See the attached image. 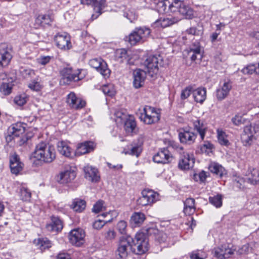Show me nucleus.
I'll list each match as a JSON object with an SVG mask.
<instances>
[{
    "instance_id": "obj_1",
    "label": "nucleus",
    "mask_w": 259,
    "mask_h": 259,
    "mask_svg": "<svg viewBox=\"0 0 259 259\" xmlns=\"http://www.w3.org/2000/svg\"><path fill=\"white\" fill-rule=\"evenodd\" d=\"M146 235L154 237L155 239L159 242L164 241L165 238V234L156 228L154 225L146 226L143 229V232L137 233L135 236L137 250L136 251L135 249V251L137 254H144L148 249V242Z\"/></svg>"
},
{
    "instance_id": "obj_2",
    "label": "nucleus",
    "mask_w": 259,
    "mask_h": 259,
    "mask_svg": "<svg viewBox=\"0 0 259 259\" xmlns=\"http://www.w3.org/2000/svg\"><path fill=\"white\" fill-rule=\"evenodd\" d=\"M32 156L41 162L50 163L56 159V150L53 146L41 142L36 145Z\"/></svg>"
},
{
    "instance_id": "obj_3",
    "label": "nucleus",
    "mask_w": 259,
    "mask_h": 259,
    "mask_svg": "<svg viewBox=\"0 0 259 259\" xmlns=\"http://www.w3.org/2000/svg\"><path fill=\"white\" fill-rule=\"evenodd\" d=\"M136 241L133 239L130 236L127 235L126 236H122L120 238L119 240L118 247L116 251V254L118 258L121 259H125L128 254L127 249L129 247H131L135 251L137 250V246L135 245Z\"/></svg>"
},
{
    "instance_id": "obj_4",
    "label": "nucleus",
    "mask_w": 259,
    "mask_h": 259,
    "mask_svg": "<svg viewBox=\"0 0 259 259\" xmlns=\"http://www.w3.org/2000/svg\"><path fill=\"white\" fill-rule=\"evenodd\" d=\"M85 73L86 71L83 69H78L76 72H73L70 68H63L61 71V82L64 84H69L72 81H77L85 77Z\"/></svg>"
},
{
    "instance_id": "obj_5",
    "label": "nucleus",
    "mask_w": 259,
    "mask_h": 259,
    "mask_svg": "<svg viewBox=\"0 0 259 259\" xmlns=\"http://www.w3.org/2000/svg\"><path fill=\"white\" fill-rule=\"evenodd\" d=\"M150 30L146 27L136 28L128 36V41L132 45L144 42L149 36Z\"/></svg>"
},
{
    "instance_id": "obj_6",
    "label": "nucleus",
    "mask_w": 259,
    "mask_h": 259,
    "mask_svg": "<svg viewBox=\"0 0 259 259\" xmlns=\"http://www.w3.org/2000/svg\"><path fill=\"white\" fill-rule=\"evenodd\" d=\"M159 194L152 190L145 189L141 193V196L137 201V204L141 206L151 205L158 200Z\"/></svg>"
},
{
    "instance_id": "obj_7",
    "label": "nucleus",
    "mask_w": 259,
    "mask_h": 259,
    "mask_svg": "<svg viewBox=\"0 0 259 259\" xmlns=\"http://www.w3.org/2000/svg\"><path fill=\"white\" fill-rule=\"evenodd\" d=\"M259 131V128L252 125L245 126L241 134V140L245 146H249L255 139L254 135Z\"/></svg>"
},
{
    "instance_id": "obj_8",
    "label": "nucleus",
    "mask_w": 259,
    "mask_h": 259,
    "mask_svg": "<svg viewBox=\"0 0 259 259\" xmlns=\"http://www.w3.org/2000/svg\"><path fill=\"white\" fill-rule=\"evenodd\" d=\"M90 66L95 69L105 77H108L110 74V70L108 68L106 62L101 58H94L90 60Z\"/></svg>"
},
{
    "instance_id": "obj_9",
    "label": "nucleus",
    "mask_w": 259,
    "mask_h": 259,
    "mask_svg": "<svg viewBox=\"0 0 259 259\" xmlns=\"http://www.w3.org/2000/svg\"><path fill=\"white\" fill-rule=\"evenodd\" d=\"M12 49L9 45L0 44V68L7 66L12 58Z\"/></svg>"
},
{
    "instance_id": "obj_10",
    "label": "nucleus",
    "mask_w": 259,
    "mask_h": 259,
    "mask_svg": "<svg viewBox=\"0 0 259 259\" xmlns=\"http://www.w3.org/2000/svg\"><path fill=\"white\" fill-rule=\"evenodd\" d=\"M54 41L61 50H68L72 47L70 36L66 32L58 33L54 37Z\"/></svg>"
},
{
    "instance_id": "obj_11",
    "label": "nucleus",
    "mask_w": 259,
    "mask_h": 259,
    "mask_svg": "<svg viewBox=\"0 0 259 259\" xmlns=\"http://www.w3.org/2000/svg\"><path fill=\"white\" fill-rule=\"evenodd\" d=\"M162 60L160 56H150L144 62V65L147 69V71L150 73H157L158 69V65L162 66Z\"/></svg>"
},
{
    "instance_id": "obj_12",
    "label": "nucleus",
    "mask_w": 259,
    "mask_h": 259,
    "mask_svg": "<svg viewBox=\"0 0 259 259\" xmlns=\"http://www.w3.org/2000/svg\"><path fill=\"white\" fill-rule=\"evenodd\" d=\"M85 233L83 230L77 228L72 230L69 234L70 243L76 246H80L84 242Z\"/></svg>"
},
{
    "instance_id": "obj_13",
    "label": "nucleus",
    "mask_w": 259,
    "mask_h": 259,
    "mask_svg": "<svg viewBox=\"0 0 259 259\" xmlns=\"http://www.w3.org/2000/svg\"><path fill=\"white\" fill-rule=\"evenodd\" d=\"M172 159V155L167 148L161 149L153 157L155 162L162 164L168 163Z\"/></svg>"
},
{
    "instance_id": "obj_14",
    "label": "nucleus",
    "mask_w": 259,
    "mask_h": 259,
    "mask_svg": "<svg viewBox=\"0 0 259 259\" xmlns=\"http://www.w3.org/2000/svg\"><path fill=\"white\" fill-rule=\"evenodd\" d=\"M67 103L70 108L76 110L83 108L86 104V102L84 100L77 97L73 92H71L68 95Z\"/></svg>"
},
{
    "instance_id": "obj_15",
    "label": "nucleus",
    "mask_w": 259,
    "mask_h": 259,
    "mask_svg": "<svg viewBox=\"0 0 259 259\" xmlns=\"http://www.w3.org/2000/svg\"><path fill=\"white\" fill-rule=\"evenodd\" d=\"M75 177V171L71 167H68L60 173L57 181L61 184H66L73 181Z\"/></svg>"
},
{
    "instance_id": "obj_16",
    "label": "nucleus",
    "mask_w": 259,
    "mask_h": 259,
    "mask_svg": "<svg viewBox=\"0 0 259 259\" xmlns=\"http://www.w3.org/2000/svg\"><path fill=\"white\" fill-rule=\"evenodd\" d=\"M234 249L230 248L228 245H222L220 247L214 249V256L219 259L228 258L234 253Z\"/></svg>"
},
{
    "instance_id": "obj_17",
    "label": "nucleus",
    "mask_w": 259,
    "mask_h": 259,
    "mask_svg": "<svg viewBox=\"0 0 259 259\" xmlns=\"http://www.w3.org/2000/svg\"><path fill=\"white\" fill-rule=\"evenodd\" d=\"M23 166L17 154L14 153L10 156V166L13 174L18 175L23 169Z\"/></svg>"
},
{
    "instance_id": "obj_18",
    "label": "nucleus",
    "mask_w": 259,
    "mask_h": 259,
    "mask_svg": "<svg viewBox=\"0 0 259 259\" xmlns=\"http://www.w3.org/2000/svg\"><path fill=\"white\" fill-rule=\"evenodd\" d=\"M133 85L135 88L138 89L142 87L146 78V72L145 71L138 69L134 71Z\"/></svg>"
},
{
    "instance_id": "obj_19",
    "label": "nucleus",
    "mask_w": 259,
    "mask_h": 259,
    "mask_svg": "<svg viewBox=\"0 0 259 259\" xmlns=\"http://www.w3.org/2000/svg\"><path fill=\"white\" fill-rule=\"evenodd\" d=\"M197 135L192 132L186 129L179 134V137L182 143L191 145L194 143Z\"/></svg>"
},
{
    "instance_id": "obj_20",
    "label": "nucleus",
    "mask_w": 259,
    "mask_h": 259,
    "mask_svg": "<svg viewBox=\"0 0 259 259\" xmlns=\"http://www.w3.org/2000/svg\"><path fill=\"white\" fill-rule=\"evenodd\" d=\"M85 178L92 182H97L99 180L98 170L93 166L87 165L83 168Z\"/></svg>"
},
{
    "instance_id": "obj_21",
    "label": "nucleus",
    "mask_w": 259,
    "mask_h": 259,
    "mask_svg": "<svg viewBox=\"0 0 259 259\" xmlns=\"http://www.w3.org/2000/svg\"><path fill=\"white\" fill-rule=\"evenodd\" d=\"M46 229L51 232H58L63 228L62 221L57 217H53L50 223L46 225Z\"/></svg>"
},
{
    "instance_id": "obj_22",
    "label": "nucleus",
    "mask_w": 259,
    "mask_h": 259,
    "mask_svg": "<svg viewBox=\"0 0 259 259\" xmlns=\"http://www.w3.org/2000/svg\"><path fill=\"white\" fill-rule=\"evenodd\" d=\"M194 163V158L193 156L187 154L181 156L179 163V167L182 169H188L193 167Z\"/></svg>"
},
{
    "instance_id": "obj_23",
    "label": "nucleus",
    "mask_w": 259,
    "mask_h": 259,
    "mask_svg": "<svg viewBox=\"0 0 259 259\" xmlns=\"http://www.w3.org/2000/svg\"><path fill=\"white\" fill-rule=\"evenodd\" d=\"M231 88L232 85L230 82H224L222 87L217 90V99L220 101L224 100L228 95Z\"/></svg>"
},
{
    "instance_id": "obj_24",
    "label": "nucleus",
    "mask_w": 259,
    "mask_h": 259,
    "mask_svg": "<svg viewBox=\"0 0 259 259\" xmlns=\"http://www.w3.org/2000/svg\"><path fill=\"white\" fill-rule=\"evenodd\" d=\"M95 144L92 141H85L78 145L77 153L80 155L85 154L93 151L95 148Z\"/></svg>"
},
{
    "instance_id": "obj_25",
    "label": "nucleus",
    "mask_w": 259,
    "mask_h": 259,
    "mask_svg": "<svg viewBox=\"0 0 259 259\" xmlns=\"http://www.w3.org/2000/svg\"><path fill=\"white\" fill-rule=\"evenodd\" d=\"M82 3L94 6V10L98 13L96 18L102 13V10L105 7V0H81Z\"/></svg>"
},
{
    "instance_id": "obj_26",
    "label": "nucleus",
    "mask_w": 259,
    "mask_h": 259,
    "mask_svg": "<svg viewBox=\"0 0 259 259\" xmlns=\"http://www.w3.org/2000/svg\"><path fill=\"white\" fill-rule=\"evenodd\" d=\"M24 132L25 127L20 122L12 125L9 128V134L10 137H19Z\"/></svg>"
},
{
    "instance_id": "obj_27",
    "label": "nucleus",
    "mask_w": 259,
    "mask_h": 259,
    "mask_svg": "<svg viewBox=\"0 0 259 259\" xmlns=\"http://www.w3.org/2000/svg\"><path fill=\"white\" fill-rule=\"evenodd\" d=\"M57 148L59 152L62 155L67 157L72 156L73 150L65 142H59L57 144Z\"/></svg>"
},
{
    "instance_id": "obj_28",
    "label": "nucleus",
    "mask_w": 259,
    "mask_h": 259,
    "mask_svg": "<svg viewBox=\"0 0 259 259\" xmlns=\"http://www.w3.org/2000/svg\"><path fill=\"white\" fill-rule=\"evenodd\" d=\"M188 55L192 61L197 59L201 60L202 58V55L201 53L200 46L194 45L191 47L188 51Z\"/></svg>"
},
{
    "instance_id": "obj_29",
    "label": "nucleus",
    "mask_w": 259,
    "mask_h": 259,
    "mask_svg": "<svg viewBox=\"0 0 259 259\" xmlns=\"http://www.w3.org/2000/svg\"><path fill=\"white\" fill-rule=\"evenodd\" d=\"M193 95L196 102L202 103L206 98V91L204 88H199L193 90Z\"/></svg>"
},
{
    "instance_id": "obj_30",
    "label": "nucleus",
    "mask_w": 259,
    "mask_h": 259,
    "mask_svg": "<svg viewBox=\"0 0 259 259\" xmlns=\"http://www.w3.org/2000/svg\"><path fill=\"white\" fill-rule=\"evenodd\" d=\"M33 242L41 251L51 247L52 245L51 242L47 238L35 239L34 240Z\"/></svg>"
},
{
    "instance_id": "obj_31",
    "label": "nucleus",
    "mask_w": 259,
    "mask_h": 259,
    "mask_svg": "<svg viewBox=\"0 0 259 259\" xmlns=\"http://www.w3.org/2000/svg\"><path fill=\"white\" fill-rule=\"evenodd\" d=\"M142 144L143 142L139 140L138 143H133L131 144V148L128 151L125 152V153L138 157L142 151Z\"/></svg>"
},
{
    "instance_id": "obj_32",
    "label": "nucleus",
    "mask_w": 259,
    "mask_h": 259,
    "mask_svg": "<svg viewBox=\"0 0 259 259\" xmlns=\"http://www.w3.org/2000/svg\"><path fill=\"white\" fill-rule=\"evenodd\" d=\"M175 22V20L172 18H160L153 24V26L154 27L165 28L174 24Z\"/></svg>"
},
{
    "instance_id": "obj_33",
    "label": "nucleus",
    "mask_w": 259,
    "mask_h": 259,
    "mask_svg": "<svg viewBox=\"0 0 259 259\" xmlns=\"http://www.w3.org/2000/svg\"><path fill=\"white\" fill-rule=\"evenodd\" d=\"M179 13L181 14L185 18L191 19L194 17V11L189 6L187 5L184 2L182 5Z\"/></svg>"
},
{
    "instance_id": "obj_34",
    "label": "nucleus",
    "mask_w": 259,
    "mask_h": 259,
    "mask_svg": "<svg viewBox=\"0 0 259 259\" xmlns=\"http://www.w3.org/2000/svg\"><path fill=\"white\" fill-rule=\"evenodd\" d=\"M51 22V19L49 15H39L35 19L34 25L36 28L40 26L45 27Z\"/></svg>"
},
{
    "instance_id": "obj_35",
    "label": "nucleus",
    "mask_w": 259,
    "mask_h": 259,
    "mask_svg": "<svg viewBox=\"0 0 259 259\" xmlns=\"http://www.w3.org/2000/svg\"><path fill=\"white\" fill-rule=\"evenodd\" d=\"M183 3L180 0H168V13L179 12Z\"/></svg>"
},
{
    "instance_id": "obj_36",
    "label": "nucleus",
    "mask_w": 259,
    "mask_h": 259,
    "mask_svg": "<svg viewBox=\"0 0 259 259\" xmlns=\"http://www.w3.org/2000/svg\"><path fill=\"white\" fill-rule=\"evenodd\" d=\"M145 219V215L143 213L135 212L131 216V222L136 226H139L144 222Z\"/></svg>"
},
{
    "instance_id": "obj_37",
    "label": "nucleus",
    "mask_w": 259,
    "mask_h": 259,
    "mask_svg": "<svg viewBox=\"0 0 259 259\" xmlns=\"http://www.w3.org/2000/svg\"><path fill=\"white\" fill-rule=\"evenodd\" d=\"M248 183L252 185H256L259 183V171L253 168L250 170L246 178Z\"/></svg>"
},
{
    "instance_id": "obj_38",
    "label": "nucleus",
    "mask_w": 259,
    "mask_h": 259,
    "mask_svg": "<svg viewBox=\"0 0 259 259\" xmlns=\"http://www.w3.org/2000/svg\"><path fill=\"white\" fill-rule=\"evenodd\" d=\"M140 118L143 121L145 124H151L158 122L160 118L158 116H155L154 115H149L143 113H141Z\"/></svg>"
},
{
    "instance_id": "obj_39",
    "label": "nucleus",
    "mask_w": 259,
    "mask_h": 259,
    "mask_svg": "<svg viewBox=\"0 0 259 259\" xmlns=\"http://www.w3.org/2000/svg\"><path fill=\"white\" fill-rule=\"evenodd\" d=\"M136 127V122L133 117H129L124 122V130L127 133L134 132Z\"/></svg>"
},
{
    "instance_id": "obj_40",
    "label": "nucleus",
    "mask_w": 259,
    "mask_h": 259,
    "mask_svg": "<svg viewBox=\"0 0 259 259\" xmlns=\"http://www.w3.org/2000/svg\"><path fill=\"white\" fill-rule=\"evenodd\" d=\"M194 129L199 134L202 140H203L206 133V127L199 120H195L193 122Z\"/></svg>"
},
{
    "instance_id": "obj_41",
    "label": "nucleus",
    "mask_w": 259,
    "mask_h": 259,
    "mask_svg": "<svg viewBox=\"0 0 259 259\" xmlns=\"http://www.w3.org/2000/svg\"><path fill=\"white\" fill-rule=\"evenodd\" d=\"M86 206V203L85 201L81 199L75 200L72 204V209L78 212H81L84 210Z\"/></svg>"
},
{
    "instance_id": "obj_42",
    "label": "nucleus",
    "mask_w": 259,
    "mask_h": 259,
    "mask_svg": "<svg viewBox=\"0 0 259 259\" xmlns=\"http://www.w3.org/2000/svg\"><path fill=\"white\" fill-rule=\"evenodd\" d=\"M168 0L158 1L155 6V9L159 13H168Z\"/></svg>"
},
{
    "instance_id": "obj_43",
    "label": "nucleus",
    "mask_w": 259,
    "mask_h": 259,
    "mask_svg": "<svg viewBox=\"0 0 259 259\" xmlns=\"http://www.w3.org/2000/svg\"><path fill=\"white\" fill-rule=\"evenodd\" d=\"M116 59L120 62H128L129 60L127 51L125 49H119L115 52Z\"/></svg>"
},
{
    "instance_id": "obj_44",
    "label": "nucleus",
    "mask_w": 259,
    "mask_h": 259,
    "mask_svg": "<svg viewBox=\"0 0 259 259\" xmlns=\"http://www.w3.org/2000/svg\"><path fill=\"white\" fill-rule=\"evenodd\" d=\"M242 72L245 74H252L253 73L259 74V63L256 65H249L244 68Z\"/></svg>"
},
{
    "instance_id": "obj_45",
    "label": "nucleus",
    "mask_w": 259,
    "mask_h": 259,
    "mask_svg": "<svg viewBox=\"0 0 259 259\" xmlns=\"http://www.w3.org/2000/svg\"><path fill=\"white\" fill-rule=\"evenodd\" d=\"M210 171L217 176L221 177L224 172V168L217 163H212L209 166Z\"/></svg>"
},
{
    "instance_id": "obj_46",
    "label": "nucleus",
    "mask_w": 259,
    "mask_h": 259,
    "mask_svg": "<svg viewBox=\"0 0 259 259\" xmlns=\"http://www.w3.org/2000/svg\"><path fill=\"white\" fill-rule=\"evenodd\" d=\"M217 136L219 143L222 145L228 146L229 142L227 139V135L221 130H217Z\"/></svg>"
},
{
    "instance_id": "obj_47",
    "label": "nucleus",
    "mask_w": 259,
    "mask_h": 259,
    "mask_svg": "<svg viewBox=\"0 0 259 259\" xmlns=\"http://www.w3.org/2000/svg\"><path fill=\"white\" fill-rule=\"evenodd\" d=\"M13 84L10 82H3L0 86V92L5 96L10 95L12 92Z\"/></svg>"
},
{
    "instance_id": "obj_48",
    "label": "nucleus",
    "mask_w": 259,
    "mask_h": 259,
    "mask_svg": "<svg viewBox=\"0 0 259 259\" xmlns=\"http://www.w3.org/2000/svg\"><path fill=\"white\" fill-rule=\"evenodd\" d=\"M20 195L22 200L28 201L31 198V193L28 188L22 187L20 189Z\"/></svg>"
},
{
    "instance_id": "obj_49",
    "label": "nucleus",
    "mask_w": 259,
    "mask_h": 259,
    "mask_svg": "<svg viewBox=\"0 0 259 259\" xmlns=\"http://www.w3.org/2000/svg\"><path fill=\"white\" fill-rule=\"evenodd\" d=\"M104 239L105 241H112L116 236V233L113 230L109 229L106 231H104L102 233Z\"/></svg>"
},
{
    "instance_id": "obj_50",
    "label": "nucleus",
    "mask_w": 259,
    "mask_h": 259,
    "mask_svg": "<svg viewBox=\"0 0 259 259\" xmlns=\"http://www.w3.org/2000/svg\"><path fill=\"white\" fill-rule=\"evenodd\" d=\"M209 201L216 207H220L222 205V198L220 195H217L213 197H209Z\"/></svg>"
},
{
    "instance_id": "obj_51",
    "label": "nucleus",
    "mask_w": 259,
    "mask_h": 259,
    "mask_svg": "<svg viewBox=\"0 0 259 259\" xmlns=\"http://www.w3.org/2000/svg\"><path fill=\"white\" fill-rule=\"evenodd\" d=\"M191 259H206V253L202 250H196L193 251L190 254Z\"/></svg>"
},
{
    "instance_id": "obj_52",
    "label": "nucleus",
    "mask_w": 259,
    "mask_h": 259,
    "mask_svg": "<svg viewBox=\"0 0 259 259\" xmlns=\"http://www.w3.org/2000/svg\"><path fill=\"white\" fill-rule=\"evenodd\" d=\"M102 91L105 95L110 97H112L115 94V91L111 84L103 85Z\"/></svg>"
},
{
    "instance_id": "obj_53",
    "label": "nucleus",
    "mask_w": 259,
    "mask_h": 259,
    "mask_svg": "<svg viewBox=\"0 0 259 259\" xmlns=\"http://www.w3.org/2000/svg\"><path fill=\"white\" fill-rule=\"evenodd\" d=\"M53 59V56L41 55L37 58L36 62L38 64L44 66L48 64Z\"/></svg>"
},
{
    "instance_id": "obj_54",
    "label": "nucleus",
    "mask_w": 259,
    "mask_h": 259,
    "mask_svg": "<svg viewBox=\"0 0 259 259\" xmlns=\"http://www.w3.org/2000/svg\"><path fill=\"white\" fill-rule=\"evenodd\" d=\"M214 148L213 145L208 141H204L203 144L201 146L200 150L202 153L208 154L212 151Z\"/></svg>"
},
{
    "instance_id": "obj_55",
    "label": "nucleus",
    "mask_w": 259,
    "mask_h": 259,
    "mask_svg": "<svg viewBox=\"0 0 259 259\" xmlns=\"http://www.w3.org/2000/svg\"><path fill=\"white\" fill-rule=\"evenodd\" d=\"M144 114H148L149 115H154L155 116H158L160 118V114L156 111V109L149 106H146L143 110V112Z\"/></svg>"
},
{
    "instance_id": "obj_56",
    "label": "nucleus",
    "mask_w": 259,
    "mask_h": 259,
    "mask_svg": "<svg viewBox=\"0 0 259 259\" xmlns=\"http://www.w3.org/2000/svg\"><path fill=\"white\" fill-rule=\"evenodd\" d=\"M104 204V202L103 200H100L98 201L94 205V206L92 208L93 212L97 213L104 210L105 207Z\"/></svg>"
},
{
    "instance_id": "obj_57",
    "label": "nucleus",
    "mask_w": 259,
    "mask_h": 259,
    "mask_svg": "<svg viewBox=\"0 0 259 259\" xmlns=\"http://www.w3.org/2000/svg\"><path fill=\"white\" fill-rule=\"evenodd\" d=\"M127 228V223L124 221H120L118 222L116 228L118 232L121 234H126Z\"/></svg>"
},
{
    "instance_id": "obj_58",
    "label": "nucleus",
    "mask_w": 259,
    "mask_h": 259,
    "mask_svg": "<svg viewBox=\"0 0 259 259\" xmlns=\"http://www.w3.org/2000/svg\"><path fill=\"white\" fill-rule=\"evenodd\" d=\"M193 93V88L191 86H188L183 90L181 94V100H185L187 99L191 93Z\"/></svg>"
},
{
    "instance_id": "obj_59",
    "label": "nucleus",
    "mask_w": 259,
    "mask_h": 259,
    "mask_svg": "<svg viewBox=\"0 0 259 259\" xmlns=\"http://www.w3.org/2000/svg\"><path fill=\"white\" fill-rule=\"evenodd\" d=\"M231 121L234 125L239 126L245 123V119L242 115L237 114L232 117Z\"/></svg>"
},
{
    "instance_id": "obj_60",
    "label": "nucleus",
    "mask_w": 259,
    "mask_h": 259,
    "mask_svg": "<svg viewBox=\"0 0 259 259\" xmlns=\"http://www.w3.org/2000/svg\"><path fill=\"white\" fill-rule=\"evenodd\" d=\"M14 102L19 106H23L26 103V97L25 95H21L15 97L14 100Z\"/></svg>"
},
{
    "instance_id": "obj_61",
    "label": "nucleus",
    "mask_w": 259,
    "mask_h": 259,
    "mask_svg": "<svg viewBox=\"0 0 259 259\" xmlns=\"http://www.w3.org/2000/svg\"><path fill=\"white\" fill-rule=\"evenodd\" d=\"M109 221H103L101 220H98L95 221V222L93 223V226L94 228L96 229H101L105 224L107 222H109Z\"/></svg>"
},
{
    "instance_id": "obj_62",
    "label": "nucleus",
    "mask_w": 259,
    "mask_h": 259,
    "mask_svg": "<svg viewBox=\"0 0 259 259\" xmlns=\"http://www.w3.org/2000/svg\"><path fill=\"white\" fill-rule=\"evenodd\" d=\"M30 89L33 91H38L41 88V85L39 82L33 80L31 81L28 85Z\"/></svg>"
},
{
    "instance_id": "obj_63",
    "label": "nucleus",
    "mask_w": 259,
    "mask_h": 259,
    "mask_svg": "<svg viewBox=\"0 0 259 259\" xmlns=\"http://www.w3.org/2000/svg\"><path fill=\"white\" fill-rule=\"evenodd\" d=\"M124 16L130 20L131 22H133L135 20L137 19L138 16L136 13L131 11H128V12L124 14Z\"/></svg>"
},
{
    "instance_id": "obj_64",
    "label": "nucleus",
    "mask_w": 259,
    "mask_h": 259,
    "mask_svg": "<svg viewBox=\"0 0 259 259\" xmlns=\"http://www.w3.org/2000/svg\"><path fill=\"white\" fill-rule=\"evenodd\" d=\"M194 177L196 181H198L197 178H199L201 182H204L206 180L207 175L205 171H202L198 175H195Z\"/></svg>"
}]
</instances>
